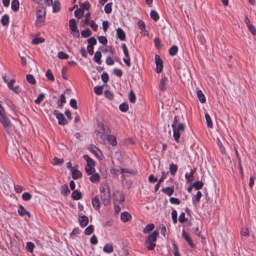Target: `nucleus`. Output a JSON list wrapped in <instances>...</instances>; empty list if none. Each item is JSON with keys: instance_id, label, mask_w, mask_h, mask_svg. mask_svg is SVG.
Wrapping results in <instances>:
<instances>
[{"instance_id": "864d4df0", "label": "nucleus", "mask_w": 256, "mask_h": 256, "mask_svg": "<svg viewBox=\"0 0 256 256\" xmlns=\"http://www.w3.org/2000/svg\"><path fill=\"white\" fill-rule=\"evenodd\" d=\"M44 94H40L38 96V97L37 98L36 100H34V102L36 104H40L41 103V102L44 100Z\"/></svg>"}, {"instance_id": "f257e3e1", "label": "nucleus", "mask_w": 256, "mask_h": 256, "mask_svg": "<svg viewBox=\"0 0 256 256\" xmlns=\"http://www.w3.org/2000/svg\"><path fill=\"white\" fill-rule=\"evenodd\" d=\"M100 198L103 204L108 206L110 202V196L108 186L106 184H101L100 188Z\"/></svg>"}, {"instance_id": "680f3d73", "label": "nucleus", "mask_w": 256, "mask_h": 256, "mask_svg": "<svg viewBox=\"0 0 256 256\" xmlns=\"http://www.w3.org/2000/svg\"><path fill=\"white\" fill-rule=\"evenodd\" d=\"M99 42L102 44L103 45H106L107 44V38L104 36H100L98 38Z\"/></svg>"}, {"instance_id": "052dcab7", "label": "nucleus", "mask_w": 256, "mask_h": 256, "mask_svg": "<svg viewBox=\"0 0 256 256\" xmlns=\"http://www.w3.org/2000/svg\"><path fill=\"white\" fill-rule=\"evenodd\" d=\"M44 40L42 38H35L32 40V43L34 44H38L44 42Z\"/></svg>"}, {"instance_id": "de8ad7c7", "label": "nucleus", "mask_w": 256, "mask_h": 256, "mask_svg": "<svg viewBox=\"0 0 256 256\" xmlns=\"http://www.w3.org/2000/svg\"><path fill=\"white\" fill-rule=\"evenodd\" d=\"M178 50V48L176 46H172L169 50V53L171 56L176 54Z\"/></svg>"}, {"instance_id": "f8f14e48", "label": "nucleus", "mask_w": 256, "mask_h": 256, "mask_svg": "<svg viewBox=\"0 0 256 256\" xmlns=\"http://www.w3.org/2000/svg\"><path fill=\"white\" fill-rule=\"evenodd\" d=\"M131 218V215L128 212H122L120 214L121 220L124 222H128Z\"/></svg>"}, {"instance_id": "dca6fc26", "label": "nucleus", "mask_w": 256, "mask_h": 256, "mask_svg": "<svg viewBox=\"0 0 256 256\" xmlns=\"http://www.w3.org/2000/svg\"><path fill=\"white\" fill-rule=\"evenodd\" d=\"M96 138L97 140L101 144H104L106 136L105 133H99L96 132Z\"/></svg>"}, {"instance_id": "0e129e2a", "label": "nucleus", "mask_w": 256, "mask_h": 256, "mask_svg": "<svg viewBox=\"0 0 256 256\" xmlns=\"http://www.w3.org/2000/svg\"><path fill=\"white\" fill-rule=\"evenodd\" d=\"M187 220L188 219L185 218L184 212H182L179 216L178 221L181 223H183L185 222H186Z\"/></svg>"}, {"instance_id": "a878e982", "label": "nucleus", "mask_w": 256, "mask_h": 256, "mask_svg": "<svg viewBox=\"0 0 256 256\" xmlns=\"http://www.w3.org/2000/svg\"><path fill=\"white\" fill-rule=\"evenodd\" d=\"M60 192L64 196H67L70 193V190H69L67 185L64 184L60 188Z\"/></svg>"}, {"instance_id": "5fc2aeb1", "label": "nucleus", "mask_w": 256, "mask_h": 256, "mask_svg": "<svg viewBox=\"0 0 256 256\" xmlns=\"http://www.w3.org/2000/svg\"><path fill=\"white\" fill-rule=\"evenodd\" d=\"M32 198V196L28 192H24L22 195V198L25 201L30 200Z\"/></svg>"}, {"instance_id": "9b49d317", "label": "nucleus", "mask_w": 256, "mask_h": 256, "mask_svg": "<svg viewBox=\"0 0 256 256\" xmlns=\"http://www.w3.org/2000/svg\"><path fill=\"white\" fill-rule=\"evenodd\" d=\"M18 212L21 216H24L26 214L29 218L30 217V212H28L22 205L19 206Z\"/></svg>"}, {"instance_id": "4c0bfd02", "label": "nucleus", "mask_w": 256, "mask_h": 256, "mask_svg": "<svg viewBox=\"0 0 256 256\" xmlns=\"http://www.w3.org/2000/svg\"><path fill=\"white\" fill-rule=\"evenodd\" d=\"M205 118L206 121L207 126L208 128H212L213 126L212 122L209 114L207 113L205 114Z\"/></svg>"}, {"instance_id": "7c9ffc66", "label": "nucleus", "mask_w": 256, "mask_h": 256, "mask_svg": "<svg viewBox=\"0 0 256 256\" xmlns=\"http://www.w3.org/2000/svg\"><path fill=\"white\" fill-rule=\"evenodd\" d=\"M84 158L86 162V163H87L86 165L94 166V160L92 158H90L88 155H87V154L84 155Z\"/></svg>"}, {"instance_id": "bf43d9fd", "label": "nucleus", "mask_w": 256, "mask_h": 256, "mask_svg": "<svg viewBox=\"0 0 256 256\" xmlns=\"http://www.w3.org/2000/svg\"><path fill=\"white\" fill-rule=\"evenodd\" d=\"M88 42L89 44L88 46H94L96 44L97 41L94 37H91L88 40Z\"/></svg>"}, {"instance_id": "423d86ee", "label": "nucleus", "mask_w": 256, "mask_h": 256, "mask_svg": "<svg viewBox=\"0 0 256 256\" xmlns=\"http://www.w3.org/2000/svg\"><path fill=\"white\" fill-rule=\"evenodd\" d=\"M53 114L58 120L59 124L64 126L68 124V120L66 119L62 113L60 112L58 110H54Z\"/></svg>"}, {"instance_id": "6e6552de", "label": "nucleus", "mask_w": 256, "mask_h": 256, "mask_svg": "<svg viewBox=\"0 0 256 256\" xmlns=\"http://www.w3.org/2000/svg\"><path fill=\"white\" fill-rule=\"evenodd\" d=\"M72 177L74 180H77L82 176V172L74 168H72Z\"/></svg>"}, {"instance_id": "c9c22d12", "label": "nucleus", "mask_w": 256, "mask_h": 256, "mask_svg": "<svg viewBox=\"0 0 256 256\" xmlns=\"http://www.w3.org/2000/svg\"><path fill=\"white\" fill-rule=\"evenodd\" d=\"M174 131V140L177 142H179V138L180 136V131L176 130V127L174 128V129H173Z\"/></svg>"}, {"instance_id": "603ef678", "label": "nucleus", "mask_w": 256, "mask_h": 256, "mask_svg": "<svg viewBox=\"0 0 256 256\" xmlns=\"http://www.w3.org/2000/svg\"><path fill=\"white\" fill-rule=\"evenodd\" d=\"M168 79L165 76L161 80V91L164 92L166 90L164 85L167 84Z\"/></svg>"}, {"instance_id": "a19ab883", "label": "nucleus", "mask_w": 256, "mask_h": 256, "mask_svg": "<svg viewBox=\"0 0 256 256\" xmlns=\"http://www.w3.org/2000/svg\"><path fill=\"white\" fill-rule=\"evenodd\" d=\"M27 81L30 84H36V80L32 74H27L26 76Z\"/></svg>"}, {"instance_id": "5701e85b", "label": "nucleus", "mask_w": 256, "mask_h": 256, "mask_svg": "<svg viewBox=\"0 0 256 256\" xmlns=\"http://www.w3.org/2000/svg\"><path fill=\"white\" fill-rule=\"evenodd\" d=\"M20 7V4L18 0H13L12 2L11 8L12 10L17 12Z\"/></svg>"}, {"instance_id": "b1692460", "label": "nucleus", "mask_w": 256, "mask_h": 256, "mask_svg": "<svg viewBox=\"0 0 256 256\" xmlns=\"http://www.w3.org/2000/svg\"><path fill=\"white\" fill-rule=\"evenodd\" d=\"M46 10L42 8H40L39 9H38L36 12V17H44L46 18Z\"/></svg>"}, {"instance_id": "e2e57ef3", "label": "nucleus", "mask_w": 256, "mask_h": 256, "mask_svg": "<svg viewBox=\"0 0 256 256\" xmlns=\"http://www.w3.org/2000/svg\"><path fill=\"white\" fill-rule=\"evenodd\" d=\"M172 217L174 223L176 224L177 222V212L175 210L172 211Z\"/></svg>"}, {"instance_id": "6ab92c4d", "label": "nucleus", "mask_w": 256, "mask_h": 256, "mask_svg": "<svg viewBox=\"0 0 256 256\" xmlns=\"http://www.w3.org/2000/svg\"><path fill=\"white\" fill-rule=\"evenodd\" d=\"M155 63L156 64V71L157 73H160V56L157 54L155 55Z\"/></svg>"}, {"instance_id": "393cba45", "label": "nucleus", "mask_w": 256, "mask_h": 256, "mask_svg": "<svg viewBox=\"0 0 256 256\" xmlns=\"http://www.w3.org/2000/svg\"><path fill=\"white\" fill-rule=\"evenodd\" d=\"M114 248L112 244H107L103 248V251L106 253H111L113 252Z\"/></svg>"}, {"instance_id": "bb28decb", "label": "nucleus", "mask_w": 256, "mask_h": 256, "mask_svg": "<svg viewBox=\"0 0 256 256\" xmlns=\"http://www.w3.org/2000/svg\"><path fill=\"white\" fill-rule=\"evenodd\" d=\"M195 172V170H192L189 174H186L185 178L188 182H191L194 180V174Z\"/></svg>"}, {"instance_id": "58836bf2", "label": "nucleus", "mask_w": 256, "mask_h": 256, "mask_svg": "<svg viewBox=\"0 0 256 256\" xmlns=\"http://www.w3.org/2000/svg\"><path fill=\"white\" fill-rule=\"evenodd\" d=\"M128 105L126 102H123L119 106V108L122 112H126L128 110Z\"/></svg>"}, {"instance_id": "f704fd0d", "label": "nucleus", "mask_w": 256, "mask_h": 256, "mask_svg": "<svg viewBox=\"0 0 256 256\" xmlns=\"http://www.w3.org/2000/svg\"><path fill=\"white\" fill-rule=\"evenodd\" d=\"M85 170L88 174H92L95 170L94 166L86 165Z\"/></svg>"}, {"instance_id": "c85d7f7f", "label": "nucleus", "mask_w": 256, "mask_h": 256, "mask_svg": "<svg viewBox=\"0 0 256 256\" xmlns=\"http://www.w3.org/2000/svg\"><path fill=\"white\" fill-rule=\"evenodd\" d=\"M98 129L96 130V132H98L99 133H106V128L103 123L98 122Z\"/></svg>"}, {"instance_id": "a211bd4d", "label": "nucleus", "mask_w": 256, "mask_h": 256, "mask_svg": "<svg viewBox=\"0 0 256 256\" xmlns=\"http://www.w3.org/2000/svg\"><path fill=\"white\" fill-rule=\"evenodd\" d=\"M162 191L165 194H167L168 196H172L174 192V187H166V188H163L162 190Z\"/></svg>"}, {"instance_id": "69168bd1", "label": "nucleus", "mask_w": 256, "mask_h": 256, "mask_svg": "<svg viewBox=\"0 0 256 256\" xmlns=\"http://www.w3.org/2000/svg\"><path fill=\"white\" fill-rule=\"evenodd\" d=\"M123 61L125 63V64L127 66L130 67L131 66L130 63V56H126L125 58H123Z\"/></svg>"}, {"instance_id": "49530a36", "label": "nucleus", "mask_w": 256, "mask_h": 256, "mask_svg": "<svg viewBox=\"0 0 256 256\" xmlns=\"http://www.w3.org/2000/svg\"><path fill=\"white\" fill-rule=\"evenodd\" d=\"M52 164L54 165H60L63 164L64 160L62 158H59L56 157L54 158L52 160Z\"/></svg>"}, {"instance_id": "9d476101", "label": "nucleus", "mask_w": 256, "mask_h": 256, "mask_svg": "<svg viewBox=\"0 0 256 256\" xmlns=\"http://www.w3.org/2000/svg\"><path fill=\"white\" fill-rule=\"evenodd\" d=\"M78 221L80 226L84 228L88 224V219L86 216H82L78 218Z\"/></svg>"}, {"instance_id": "6e6d98bb", "label": "nucleus", "mask_w": 256, "mask_h": 256, "mask_svg": "<svg viewBox=\"0 0 256 256\" xmlns=\"http://www.w3.org/2000/svg\"><path fill=\"white\" fill-rule=\"evenodd\" d=\"M94 91L98 95H100L102 93V88L100 86H96L94 88Z\"/></svg>"}, {"instance_id": "72a5a7b5", "label": "nucleus", "mask_w": 256, "mask_h": 256, "mask_svg": "<svg viewBox=\"0 0 256 256\" xmlns=\"http://www.w3.org/2000/svg\"><path fill=\"white\" fill-rule=\"evenodd\" d=\"M81 35L83 38H88L92 35V32L89 28H87L81 32Z\"/></svg>"}, {"instance_id": "3c124183", "label": "nucleus", "mask_w": 256, "mask_h": 256, "mask_svg": "<svg viewBox=\"0 0 256 256\" xmlns=\"http://www.w3.org/2000/svg\"><path fill=\"white\" fill-rule=\"evenodd\" d=\"M192 184L196 190L201 189L204 186V184L202 181H197L194 182Z\"/></svg>"}, {"instance_id": "8fccbe9b", "label": "nucleus", "mask_w": 256, "mask_h": 256, "mask_svg": "<svg viewBox=\"0 0 256 256\" xmlns=\"http://www.w3.org/2000/svg\"><path fill=\"white\" fill-rule=\"evenodd\" d=\"M94 230V226L92 225H90L88 226L84 230L85 234L86 235H90Z\"/></svg>"}, {"instance_id": "4be33fe9", "label": "nucleus", "mask_w": 256, "mask_h": 256, "mask_svg": "<svg viewBox=\"0 0 256 256\" xmlns=\"http://www.w3.org/2000/svg\"><path fill=\"white\" fill-rule=\"evenodd\" d=\"M102 56V54H101V52L100 51H97V52H95L94 56V61L98 64H101V63H102V60H101Z\"/></svg>"}, {"instance_id": "ddd939ff", "label": "nucleus", "mask_w": 256, "mask_h": 256, "mask_svg": "<svg viewBox=\"0 0 256 256\" xmlns=\"http://www.w3.org/2000/svg\"><path fill=\"white\" fill-rule=\"evenodd\" d=\"M46 18L44 17H36L35 24L38 28H40L44 25Z\"/></svg>"}, {"instance_id": "f3484780", "label": "nucleus", "mask_w": 256, "mask_h": 256, "mask_svg": "<svg viewBox=\"0 0 256 256\" xmlns=\"http://www.w3.org/2000/svg\"><path fill=\"white\" fill-rule=\"evenodd\" d=\"M72 198L75 200H78L82 198V194L80 192L77 190H74L72 194Z\"/></svg>"}, {"instance_id": "338daca9", "label": "nucleus", "mask_w": 256, "mask_h": 256, "mask_svg": "<svg viewBox=\"0 0 256 256\" xmlns=\"http://www.w3.org/2000/svg\"><path fill=\"white\" fill-rule=\"evenodd\" d=\"M93 30L96 32L98 30V25L96 24L94 20L89 22L88 24Z\"/></svg>"}, {"instance_id": "cd10ccee", "label": "nucleus", "mask_w": 256, "mask_h": 256, "mask_svg": "<svg viewBox=\"0 0 256 256\" xmlns=\"http://www.w3.org/2000/svg\"><path fill=\"white\" fill-rule=\"evenodd\" d=\"M35 247L34 244L30 242H28L26 244V249L30 252H32Z\"/></svg>"}, {"instance_id": "c03bdc74", "label": "nucleus", "mask_w": 256, "mask_h": 256, "mask_svg": "<svg viewBox=\"0 0 256 256\" xmlns=\"http://www.w3.org/2000/svg\"><path fill=\"white\" fill-rule=\"evenodd\" d=\"M46 76L48 80L54 81V78L50 70H48L46 73Z\"/></svg>"}, {"instance_id": "1a4fd4ad", "label": "nucleus", "mask_w": 256, "mask_h": 256, "mask_svg": "<svg viewBox=\"0 0 256 256\" xmlns=\"http://www.w3.org/2000/svg\"><path fill=\"white\" fill-rule=\"evenodd\" d=\"M182 236L184 239L188 242V244L192 248L194 247V244H193L191 238L187 232L183 230L182 232Z\"/></svg>"}, {"instance_id": "aec40b11", "label": "nucleus", "mask_w": 256, "mask_h": 256, "mask_svg": "<svg viewBox=\"0 0 256 256\" xmlns=\"http://www.w3.org/2000/svg\"><path fill=\"white\" fill-rule=\"evenodd\" d=\"M154 224H147L143 230V232L144 234H149L150 232L154 230Z\"/></svg>"}, {"instance_id": "09e8293b", "label": "nucleus", "mask_w": 256, "mask_h": 256, "mask_svg": "<svg viewBox=\"0 0 256 256\" xmlns=\"http://www.w3.org/2000/svg\"><path fill=\"white\" fill-rule=\"evenodd\" d=\"M112 3L110 2V3L107 4L105 6L104 10L106 14H108L112 12Z\"/></svg>"}, {"instance_id": "39448f33", "label": "nucleus", "mask_w": 256, "mask_h": 256, "mask_svg": "<svg viewBox=\"0 0 256 256\" xmlns=\"http://www.w3.org/2000/svg\"><path fill=\"white\" fill-rule=\"evenodd\" d=\"M69 26L71 30V34L74 36L78 38L80 36V33L76 21L74 19L72 18L70 20Z\"/></svg>"}, {"instance_id": "0eeeda50", "label": "nucleus", "mask_w": 256, "mask_h": 256, "mask_svg": "<svg viewBox=\"0 0 256 256\" xmlns=\"http://www.w3.org/2000/svg\"><path fill=\"white\" fill-rule=\"evenodd\" d=\"M120 173L122 174V177L123 178V180L125 179L126 176H127L128 175L126 174H134V172L130 169L128 168H120Z\"/></svg>"}, {"instance_id": "ea45409f", "label": "nucleus", "mask_w": 256, "mask_h": 256, "mask_svg": "<svg viewBox=\"0 0 256 256\" xmlns=\"http://www.w3.org/2000/svg\"><path fill=\"white\" fill-rule=\"evenodd\" d=\"M84 10L80 8L78 9H76L74 12V16L78 18H80L84 14Z\"/></svg>"}, {"instance_id": "a18cd8bd", "label": "nucleus", "mask_w": 256, "mask_h": 256, "mask_svg": "<svg viewBox=\"0 0 256 256\" xmlns=\"http://www.w3.org/2000/svg\"><path fill=\"white\" fill-rule=\"evenodd\" d=\"M129 100L132 103H134L136 100V95L132 90L129 93Z\"/></svg>"}, {"instance_id": "7ed1b4c3", "label": "nucleus", "mask_w": 256, "mask_h": 256, "mask_svg": "<svg viewBox=\"0 0 256 256\" xmlns=\"http://www.w3.org/2000/svg\"><path fill=\"white\" fill-rule=\"evenodd\" d=\"M113 201L114 204H120L124 201V194L120 190H116L113 192Z\"/></svg>"}, {"instance_id": "4468645a", "label": "nucleus", "mask_w": 256, "mask_h": 256, "mask_svg": "<svg viewBox=\"0 0 256 256\" xmlns=\"http://www.w3.org/2000/svg\"><path fill=\"white\" fill-rule=\"evenodd\" d=\"M92 204L96 210H98L100 207V202L98 196H95L92 199Z\"/></svg>"}, {"instance_id": "e433bc0d", "label": "nucleus", "mask_w": 256, "mask_h": 256, "mask_svg": "<svg viewBox=\"0 0 256 256\" xmlns=\"http://www.w3.org/2000/svg\"><path fill=\"white\" fill-rule=\"evenodd\" d=\"M66 102V97L64 94L60 96V98L58 102V105L59 107H62L64 104Z\"/></svg>"}, {"instance_id": "13d9d810", "label": "nucleus", "mask_w": 256, "mask_h": 256, "mask_svg": "<svg viewBox=\"0 0 256 256\" xmlns=\"http://www.w3.org/2000/svg\"><path fill=\"white\" fill-rule=\"evenodd\" d=\"M80 6L81 7V8H82L84 10H88L90 8V4L86 1L80 4Z\"/></svg>"}, {"instance_id": "4d7b16f0", "label": "nucleus", "mask_w": 256, "mask_h": 256, "mask_svg": "<svg viewBox=\"0 0 256 256\" xmlns=\"http://www.w3.org/2000/svg\"><path fill=\"white\" fill-rule=\"evenodd\" d=\"M58 56L60 59L66 60L68 58V55L63 52H60L58 53Z\"/></svg>"}, {"instance_id": "c756f323", "label": "nucleus", "mask_w": 256, "mask_h": 256, "mask_svg": "<svg viewBox=\"0 0 256 256\" xmlns=\"http://www.w3.org/2000/svg\"><path fill=\"white\" fill-rule=\"evenodd\" d=\"M197 96L200 102L204 103L206 102L205 96L203 94L202 90H199L197 91Z\"/></svg>"}, {"instance_id": "2f4dec72", "label": "nucleus", "mask_w": 256, "mask_h": 256, "mask_svg": "<svg viewBox=\"0 0 256 256\" xmlns=\"http://www.w3.org/2000/svg\"><path fill=\"white\" fill-rule=\"evenodd\" d=\"M100 179V177L98 174H93L90 178V181L93 183L98 182Z\"/></svg>"}, {"instance_id": "473e14b6", "label": "nucleus", "mask_w": 256, "mask_h": 256, "mask_svg": "<svg viewBox=\"0 0 256 256\" xmlns=\"http://www.w3.org/2000/svg\"><path fill=\"white\" fill-rule=\"evenodd\" d=\"M1 22L3 26H7L9 23V16L6 15H4L1 19Z\"/></svg>"}, {"instance_id": "2eb2a0df", "label": "nucleus", "mask_w": 256, "mask_h": 256, "mask_svg": "<svg viewBox=\"0 0 256 256\" xmlns=\"http://www.w3.org/2000/svg\"><path fill=\"white\" fill-rule=\"evenodd\" d=\"M116 34L120 40H126V34L122 28H119L116 30Z\"/></svg>"}, {"instance_id": "37998d69", "label": "nucleus", "mask_w": 256, "mask_h": 256, "mask_svg": "<svg viewBox=\"0 0 256 256\" xmlns=\"http://www.w3.org/2000/svg\"><path fill=\"white\" fill-rule=\"evenodd\" d=\"M178 170V166L176 164H170V171L172 174H174Z\"/></svg>"}, {"instance_id": "79ce46f5", "label": "nucleus", "mask_w": 256, "mask_h": 256, "mask_svg": "<svg viewBox=\"0 0 256 256\" xmlns=\"http://www.w3.org/2000/svg\"><path fill=\"white\" fill-rule=\"evenodd\" d=\"M150 16L151 18L155 21L158 20L159 18V15L158 13L154 10L150 12Z\"/></svg>"}, {"instance_id": "f03ea898", "label": "nucleus", "mask_w": 256, "mask_h": 256, "mask_svg": "<svg viewBox=\"0 0 256 256\" xmlns=\"http://www.w3.org/2000/svg\"><path fill=\"white\" fill-rule=\"evenodd\" d=\"M158 234V232L156 230L148 236L145 242V246L148 250L154 249L156 246L154 242L156 241Z\"/></svg>"}, {"instance_id": "412c9836", "label": "nucleus", "mask_w": 256, "mask_h": 256, "mask_svg": "<svg viewBox=\"0 0 256 256\" xmlns=\"http://www.w3.org/2000/svg\"><path fill=\"white\" fill-rule=\"evenodd\" d=\"M106 138L109 142L113 146H116L117 144L116 138L113 135H108Z\"/></svg>"}, {"instance_id": "774afa93", "label": "nucleus", "mask_w": 256, "mask_h": 256, "mask_svg": "<svg viewBox=\"0 0 256 256\" xmlns=\"http://www.w3.org/2000/svg\"><path fill=\"white\" fill-rule=\"evenodd\" d=\"M101 78H102V80L106 83L107 82L108 80H109V76H108V75L107 73L106 72H104L102 75V76H101Z\"/></svg>"}, {"instance_id": "20e7f679", "label": "nucleus", "mask_w": 256, "mask_h": 256, "mask_svg": "<svg viewBox=\"0 0 256 256\" xmlns=\"http://www.w3.org/2000/svg\"><path fill=\"white\" fill-rule=\"evenodd\" d=\"M0 122L2 124L5 130L8 132L12 127V124L10 119L6 116V114L0 116Z\"/></svg>"}]
</instances>
